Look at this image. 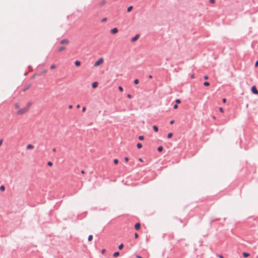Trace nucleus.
Returning <instances> with one entry per match:
<instances>
[{
    "instance_id": "f257e3e1",
    "label": "nucleus",
    "mask_w": 258,
    "mask_h": 258,
    "mask_svg": "<svg viewBox=\"0 0 258 258\" xmlns=\"http://www.w3.org/2000/svg\"><path fill=\"white\" fill-rule=\"evenodd\" d=\"M28 111L26 108L24 107L23 108H21V109L19 110L17 114L18 115H21L24 114L25 112H26Z\"/></svg>"
},
{
    "instance_id": "f03ea898",
    "label": "nucleus",
    "mask_w": 258,
    "mask_h": 258,
    "mask_svg": "<svg viewBox=\"0 0 258 258\" xmlns=\"http://www.w3.org/2000/svg\"><path fill=\"white\" fill-rule=\"evenodd\" d=\"M103 62V58L102 57H101L100 58H99L95 62V63L94 64V67H97V66H98L99 65H100L101 64H102Z\"/></svg>"
},
{
    "instance_id": "7ed1b4c3",
    "label": "nucleus",
    "mask_w": 258,
    "mask_h": 258,
    "mask_svg": "<svg viewBox=\"0 0 258 258\" xmlns=\"http://www.w3.org/2000/svg\"><path fill=\"white\" fill-rule=\"evenodd\" d=\"M251 92L255 95L258 94V90H257L256 87L255 86H253L251 88Z\"/></svg>"
},
{
    "instance_id": "20e7f679",
    "label": "nucleus",
    "mask_w": 258,
    "mask_h": 258,
    "mask_svg": "<svg viewBox=\"0 0 258 258\" xmlns=\"http://www.w3.org/2000/svg\"><path fill=\"white\" fill-rule=\"evenodd\" d=\"M139 34H137L134 37L132 38L131 41L132 42H135L136 40H137L139 39Z\"/></svg>"
},
{
    "instance_id": "39448f33",
    "label": "nucleus",
    "mask_w": 258,
    "mask_h": 258,
    "mask_svg": "<svg viewBox=\"0 0 258 258\" xmlns=\"http://www.w3.org/2000/svg\"><path fill=\"white\" fill-rule=\"evenodd\" d=\"M118 29L117 28H114L110 30V33L114 34L118 32Z\"/></svg>"
},
{
    "instance_id": "423d86ee",
    "label": "nucleus",
    "mask_w": 258,
    "mask_h": 258,
    "mask_svg": "<svg viewBox=\"0 0 258 258\" xmlns=\"http://www.w3.org/2000/svg\"><path fill=\"white\" fill-rule=\"evenodd\" d=\"M69 43V40L67 39H64L60 41V43L61 44H65Z\"/></svg>"
},
{
    "instance_id": "0eeeda50",
    "label": "nucleus",
    "mask_w": 258,
    "mask_h": 258,
    "mask_svg": "<svg viewBox=\"0 0 258 258\" xmlns=\"http://www.w3.org/2000/svg\"><path fill=\"white\" fill-rule=\"evenodd\" d=\"M141 227V224L140 223H137L135 225V228L136 230H138L140 229Z\"/></svg>"
},
{
    "instance_id": "6e6552de",
    "label": "nucleus",
    "mask_w": 258,
    "mask_h": 258,
    "mask_svg": "<svg viewBox=\"0 0 258 258\" xmlns=\"http://www.w3.org/2000/svg\"><path fill=\"white\" fill-rule=\"evenodd\" d=\"M98 82H93V83L92 84V87L93 88H94H94H96L98 86Z\"/></svg>"
},
{
    "instance_id": "1a4fd4ad",
    "label": "nucleus",
    "mask_w": 258,
    "mask_h": 258,
    "mask_svg": "<svg viewBox=\"0 0 258 258\" xmlns=\"http://www.w3.org/2000/svg\"><path fill=\"white\" fill-rule=\"evenodd\" d=\"M249 253H247V252H243L242 253V255L244 257H247L248 256H249Z\"/></svg>"
},
{
    "instance_id": "9d476101",
    "label": "nucleus",
    "mask_w": 258,
    "mask_h": 258,
    "mask_svg": "<svg viewBox=\"0 0 258 258\" xmlns=\"http://www.w3.org/2000/svg\"><path fill=\"white\" fill-rule=\"evenodd\" d=\"M75 64L76 67H79L81 65V62L79 60H76L75 61Z\"/></svg>"
},
{
    "instance_id": "9b49d317",
    "label": "nucleus",
    "mask_w": 258,
    "mask_h": 258,
    "mask_svg": "<svg viewBox=\"0 0 258 258\" xmlns=\"http://www.w3.org/2000/svg\"><path fill=\"white\" fill-rule=\"evenodd\" d=\"M106 3V1L105 0H103L100 3H99V6L100 7H102L104 5H105Z\"/></svg>"
},
{
    "instance_id": "f8f14e48",
    "label": "nucleus",
    "mask_w": 258,
    "mask_h": 258,
    "mask_svg": "<svg viewBox=\"0 0 258 258\" xmlns=\"http://www.w3.org/2000/svg\"><path fill=\"white\" fill-rule=\"evenodd\" d=\"M153 130L155 132H157L158 131V127L156 125H153Z\"/></svg>"
},
{
    "instance_id": "ddd939ff",
    "label": "nucleus",
    "mask_w": 258,
    "mask_h": 258,
    "mask_svg": "<svg viewBox=\"0 0 258 258\" xmlns=\"http://www.w3.org/2000/svg\"><path fill=\"white\" fill-rule=\"evenodd\" d=\"M31 104H32V103L31 102H29L27 103V106L26 107H25L28 110V109L29 108V107H30Z\"/></svg>"
},
{
    "instance_id": "4468645a",
    "label": "nucleus",
    "mask_w": 258,
    "mask_h": 258,
    "mask_svg": "<svg viewBox=\"0 0 258 258\" xmlns=\"http://www.w3.org/2000/svg\"><path fill=\"white\" fill-rule=\"evenodd\" d=\"M64 49H65V47L61 46L58 48V51H62L63 50H64Z\"/></svg>"
},
{
    "instance_id": "2eb2a0df",
    "label": "nucleus",
    "mask_w": 258,
    "mask_h": 258,
    "mask_svg": "<svg viewBox=\"0 0 258 258\" xmlns=\"http://www.w3.org/2000/svg\"><path fill=\"white\" fill-rule=\"evenodd\" d=\"M30 87H31V85H27V86H26L25 87H24V88L23 89V91H24V92L26 91V90H27L28 89H29Z\"/></svg>"
},
{
    "instance_id": "dca6fc26",
    "label": "nucleus",
    "mask_w": 258,
    "mask_h": 258,
    "mask_svg": "<svg viewBox=\"0 0 258 258\" xmlns=\"http://www.w3.org/2000/svg\"><path fill=\"white\" fill-rule=\"evenodd\" d=\"M34 148V146L31 144H29L27 146V149H31Z\"/></svg>"
},
{
    "instance_id": "f3484780",
    "label": "nucleus",
    "mask_w": 258,
    "mask_h": 258,
    "mask_svg": "<svg viewBox=\"0 0 258 258\" xmlns=\"http://www.w3.org/2000/svg\"><path fill=\"white\" fill-rule=\"evenodd\" d=\"M119 255V252L118 251H116V252H114V253L113 254V256L115 257L118 256Z\"/></svg>"
},
{
    "instance_id": "a211bd4d",
    "label": "nucleus",
    "mask_w": 258,
    "mask_h": 258,
    "mask_svg": "<svg viewBox=\"0 0 258 258\" xmlns=\"http://www.w3.org/2000/svg\"><path fill=\"white\" fill-rule=\"evenodd\" d=\"M163 147L160 146L159 147H158L157 148V151L159 152H161L162 150H163Z\"/></svg>"
},
{
    "instance_id": "6ab92c4d",
    "label": "nucleus",
    "mask_w": 258,
    "mask_h": 258,
    "mask_svg": "<svg viewBox=\"0 0 258 258\" xmlns=\"http://www.w3.org/2000/svg\"><path fill=\"white\" fill-rule=\"evenodd\" d=\"M137 147L138 148V149H141L142 147V145L141 143H137Z\"/></svg>"
},
{
    "instance_id": "aec40b11",
    "label": "nucleus",
    "mask_w": 258,
    "mask_h": 258,
    "mask_svg": "<svg viewBox=\"0 0 258 258\" xmlns=\"http://www.w3.org/2000/svg\"><path fill=\"white\" fill-rule=\"evenodd\" d=\"M133 6H131L128 7L127 8V12H131V11H132V10L133 9Z\"/></svg>"
},
{
    "instance_id": "412c9836",
    "label": "nucleus",
    "mask_w": 258,
    "mask_h": 258,
    "mask_svg": "<svg viewBox=\"0 0 258 258\" xmlns=\"http://www.w3.org/2000/svg\"><path fill=\"white\" fill-rule=\"evenodd\" d=\"M5 189V187L4 185H2L0 186V190L1 191H4Z\"/></svg>"
},
{
    "instance_id": "4be33fe9",
    "label": "nucleus",
    "mask_w": 258,
    "mask_h": 258,
    "mask_svg": "<svg viewBox=\"0 0 258 258\" xmlns=\"http://www.w3.org/2000/svg\"><path fill=\"white\" fill-rule=\"evenodd\" d=\"M92 239H93V236L92 235H89L88 238V241H90L92 240Z\"/></svg>"
},
{
    "instance_id": "5701e85b",
    "label": "nucleus",
    "mask_w": 258,
    "mask_h": 258,
    "mask_svg": "<svg viewBox=\"0 0 258 258\" xmlns=\"http://www.w3.org/2000/svg\"><path fill=\"white\" fill-rule=\"evenodd\" d=\"M123 244L122 243H121L118 246V249L119 250H121L123 248Z\"/></svg>"
},
{
    "instance_id": "b1692460",
    "label": "nucleus",
    "mask_w": 258,
    "mask_h": 258,
    "mask_svg": "<svg viewBox=\"0 0 258 258\" xmlns=\"http://www.w3.org/2000/svg\"><path fill=\"white\" fill-rule=\"evenodd\" d=\"M203 84L205 86H209L210 85V83L209 82H205Z\"/></svg>"
},
{
    "instance_id": "393cba45",
    "label": "nucleus",
    "mask_w": 258,
    "mask_h": 258,
    "mask_svg": "<svg viewBox=\"0 0 258 258\" xmlns=\"http://www.w3.org/2000/svg\"><path fill=\"white\" fill-rule=\"evenodd\" d=\"M173 134L172 133H169L167 135V138L169 139L172 137Z\"/></svg>"
},
{
    "instance_id": "a878e982",
    "label": "nucleus",
    "mask_w": 258,
    "mask_h": 258,
    "mask_svg": "<svg viewBox=\"0 0 258 258\" xmlns=\"http://www.w3.org/2000/svg\"><path fill=\"white\" fill-rule=\"evenodd\" d=\"M138 138H139V140L142 141V140H143L144 139V136H140Z\"/></svg>"
},
{
    "instance_id": "bb28decb",
    "label": "nucleus",
    "mask_w": 258,
    "mask_h": 258,
    "mask_svg": "<svg viewBox=\"0 0 258 258\" xmlns=\"http://www.w3.org/2000/svg\"><path fill=\"white\" fill-rule=\"evenodd\" d=\"M15 107L17 109L19 108L20 107V105L18 103H16L15 104Z\"/></svg>"
},
{
    "instance_id": "cd10ccee",
    "label": "nucleus",
    "mask_w": 258,
    "mask_h": 258,
    "mask_svg": "<svg viewBox=\"0 0 258 258\" xmlns=\"http://www.w3.org/2000/svg\"><path fill=\"white\" fill-rule=\"evenodd\" d=\"M139 82V81L138 79H136L134 80V83L135 84H138Z\"/></svg>"
},
{
    "instance_id": "c85d7f7f",
    "label": "nucleus",
    "mask_w": 258,
    "mask_h": 258,
    "mask_svg": "<svg viewBox=\"0 0 258 258\" xmlns=\"http://www.w3.org/2000/svg\"><path fill=\"white\" fill-rule=\"evenodd\" d=\"M113 163H114L115 164H117L118 163V159H114V160H113Z\"/></svg>"
},
{
    "instance_id": "c756f323",
    "label": "nucleus",
    "mask_w": 258,
    "mask_h": 258,
    "mask_svg": "<svg viewBox=\"0 0 258 258\" xmlns=\"http://www.w3.org/2000/svg\"><path fill=\"white\" fill-rule=\"evenodd\" d=\"M52 162H51V161H48L47 162V165L49 166H51L52 165Z\"/></svg>"
},
{
    "instance_id": "7c9ffc66",
    "label": "nucleus",
    "mask_w": 258,
    "mask_h": 258,
    "mask_svg": "<svg viewBox=\"0 0 258 258\" xmlns=\"http://www.w3.org/2000/svg\"><path fill=\"white\" fill-rule=\"evenodd\" d=\"M175 102H176V103H177V104H179V103H180L181 102V101H180V99H176L175 100Z\"/></svg>"
},
{
    "instance_id": "2f4dec72",
    "label": "nucleus",
    "mask_w": 258,
    "mask_h": 258,
    "mask_svg": "<svg viewBox=\"0 0 258 258\" xmlns=\"http://www.w3.org/2000/svg\"><path fill=\"white\" fill-rule=\"evenodd\" d=\"M56 68V66H55V64H52V65L50 66V68L51 69H54V68Z\"/></svg>"
},
{
    "instance_id": "473e14b6",
    "label": "nucleus",
    "mask_w": 258,
    "mask_h": 258,
    "mask_svg": "<svg viewBox=\"0 0 258 258\" xmlns=\"http://www.w3.org/2000/svg\"><path fill=\"white\" fill-rule=\"evenodd\" d=\"M118 89L120 91L122 92L123 91V88L121 86L118 87Z\"/></svg>"
},
{
    "instance_id": "72a5a7b5",
    "label": "nucleus",
    "mask_w": 258,
    "mask_h": 258,
    "mask_svg": "<svg viewBox=\"0 0 258 258\" xmlns=\"http://www.w3.org/2000/svg\"><path fill=\"white\" fill-rule=\"evenodd\" d=\"M177 108H178V105H177V104H174V105H173V108H174V109H177Z\"/></svg>"
},
{
    "instance_id": "f704fd0d",
    "label": "nucleus",
    "mask_w": 258,
    "mask_h": 258,
    "mask_svg": "<svg viewBox=\"0 0 258 258\" xmlns=\"http://www.w3.org/2000/svg\"><path fill=\"white\" fill-rule=\"evenodd\" d=\"M219 111L221 112H224V109L222 107H220L219 108Z\"/></svg>"
},
{
    "instance_id": "c9c22d12",
    "label": "nucleus",
    "mask_w": 258,
    "mask_h": 258,
    "mask_svg": "<svg viewBox=\"0 0 258 258\" xmlns=\"http://www.w3.org/2000/svg\"><path fill=\"white\" fill-rule=\"evenodd\" d=\"M106 20H107V18H104L103 19H102L101 22H105Z\"/></svg>"
},
{
    "instance_id": "e433bc0d",
    "label": "nucleus",
    "mask_w": 258,
    "mask_h": 258,
    "mask_svg": "<svg viewBox=\"0 0 258 258\" xmlns=\"http://www.w3.org/2000/svg\"><path fill=\"white\" fill-rule=\"evenodd\" d=\"M127 97L128 98H131L132 95L130 94H127Z\"/></svg>"
},
{
    "instance_id": "4c0bfd02",
    "label": "nucleus",
    "mask_w": 258,
    "mask_h": 258,
    "mask_svg": "<svg viewBox=\"0 0 258 258\" xmlns=\"http://www.w3.org/2000/svg\"><path fill=\"white\" fill-rule=\"evenodd\" d=\"M226 100H226V98H223V99H222V102H223V103H226Z\"/></svg>"
},
{
    "instance_id": "58836bf2",
    "label": "nucleus",
    "mask_w": 258,
    "mask_h": 258,
    "mask_svg": "<svg viewBox=\"0 0 258 258\" xmlns=\"http://www.w3.org/2000/svg\"><path fill=\"white\" fill-rule=\"evenodd\" d=\"M138 237V234L137 233H135V238H137Z\"/></svg>"
},
{
    "instance_id": "ea45409f",
    "label": "nucleus",
    "mask_w": 258,
    "mask_h": 258,
    "mask_svg": "<svg viewBox=\"0 0 258 258\" xmlns=\"http://www.w3.org/2000/svg\"><path fill=\"white\" fill-rule=\"evenodd\" d=\"M215 0H210V1H209V2H210V3H211V4H213V3H215Z\"/></svg>"
},
{
    "instance_id": "a19ab883",
    "label": "nucleus",
    "mask_w": 258,
    "mask_h": 258,
    "mask_svg": "<svg viewBox=\"0 0 258 258\" xmlns=\"http://www.w3.org/2000/svg\"><path fill=\"white\" fill-rule=\"evenodd\" d=\"M255 67H257L258 66V60H257L255 62Z\"/></svg>"
},
{
    "instance_id": "79ce46f5",
    "label": "nucleus",
    "mask_w": 258,
    "mask_h": 258,
    "mask_svg": "<svg viewBox=\"0 0 258 258\" xmlns=\"http://www.w3.org/2000/svg\"><path fill=\"white\" fill-rule=\"evenodd\" d=\"M195 75H194V74H191V75H190V78H191V79H194V78H195Z\"/></svg>"
},
{
    "instance_id": "37998d69",
    "label": "nucleus",
    "mask_w": 258,
    "mask_h": 258,
    "mask_svg": "<svg viewBox=\"0 0 258 258\" xmlns=\"http://www.w3.org/2000/svg\"><path fill=\"white\" fill-rule=\"evenodd\" d=\"M47 73V71L46 70H43L42 72V74H45Z\"/></svg>"
},
{
    "instance_id": "c03bdc74",
    "label": "nucleus",
    "mask_w": 258,
    "mask_h": 258,
    "mask_svg": "<svg viewBox=\"0 0 258 258\" xmlns=\"http://www.w3.org/2000/svg\"><path fill=\"white\" fill-rule=\"evenodd\" d=\"M174 122V120H171L170 121V124H173Z\"/></svg>"
},
{
    "instance_id": "a18cd8bd",
    "label": "nucleus",
    "mask_w": 258,
    "mask_h": 258,
    "mask_svg": "<svg viewBox=\"0 0 258 258\" xmlns=\"http://www.w3.org/2000/svg\"><path fill=\"white\" fill-rule=\"evenodd\" d=\"M124 160L125 162H127L128 161V158L126 157L124 158Z\"/></svg>"
},
{
    "instance_id": "49530a36",
    "label": "nucleus",
    "mask_w": 258,
    "mask_h": 258,
    "mask_svg": "<svg viewBox=\"0 0 258 258\" xmlns=\"http://www.w3.org/2000/svg\"><path fill=\"white\" fill-rule=\"evenodd\" d=\"M86 110V107H83V108H82V111L83 112H85Z\"/></svg>"
},
{
    "instance_id": "de8ad7c7",
    "label": "nucleus",
    "mask_w": 258,
    "mask_h": 258,
    "mask_svg": "<svg viewBox=\"0 0 258 258\" xmlns=\"http://www.w3.org/2000/svg\"><path fill=\"white\" fill-rule=\"evenodd\" d=\"M28 68H29V69L30 71L32 70V66H29Z\"/></svg>"
},
{
    "instance_id": "09e8293b",
    "label": "nucleus",
    "mask_w": 258,
    "mask_h": 258,
    "mask_svg": "<svg viewBox=\"0 0 258 258\" xmlns=\"http://www.w3.org/2000/svg\"><path fill=\"white\" fill-rule=\"evenodd\" d=\"M204 78L205 80H207L208 79V76H205Z\"/></svg>"
},
{
    "instance_id": "8fccbe9b",
    "label": "nucleus",
    "mask_w": 258,
    "mask_h": 258,
    "mask_svg": "<svg viewBox=\"0 0 258 258\" xmlns=\"http://www.w3.org/2000/svg\"><path fill=\"white\" fill-rule=\"evenodd\" d=\"M105 249H103L101 250V253H104L105 252Z\"/></svg>"
},
{
    "instance_id": "3c124183",
    "label": "nucleus",
    "mask_w": 258,
    "mask_h": 258,
    "mask_svg": "<svg viewBox=\"0 0 258 258\" xmlns=\"http://www.w3.org/2000/svg\"><path fill=\"white\" fill-rule=\"evenodd\" d=\"M218 257H219V258H224V257L222 255H218Z\"/></svg>"
},
{
    "instance_id": "603ef678",
    "label": "nucleus",
    "mask_w": 258,
    "mask_h": 258,
    "mask_svg": "<svg viewBox=\"0 0 258 258\" xmlns=\"http://www.w3.org/2000/svg\"><path fill=\"white\" fill-rule=\"evenodd\" d=\"M152 78H153V76L152 75H150L149 76V78L152 79Z\"/></svg>"
},
{
    "instance_id": "864d4df0",
    "label": "nucleus",
    "mask_w": 258,
    "mask_h": 258,
    "mask_svg": "<svg viewBox=\"0 0 258 258\" xmlns=\"http://www.w3.org/2000/svg\"><path fill=\"white\" fill-rule=\"evenodd\" d=\"M217 220H218V219H215L212 220V222H213L214 221H217Z\"/></svg>"
},
{
    "instance_id": "5fc2aeb1",
    "label": "nucleus",
    "mask_w": 258,
    "mask_h": 258,
    "mask_svg": "<svg viewBox=\"0 0 258 258\" xmlns=\"http://www.w3.org/2000/svg\"><path fill=\"white\" fill-rule=\"evenodd\" d=\"M137 258H143L142 256H141L140 255H137Z\"/></svg>"
},
{
    "instance_id": "6e6d98bb",
    "label": "nucleus",
    "mask_w": 258,
    "mask_h": 258,
    "mask_svg": "<svg viewBox=\"0 0 258 258\" xmlns=\"http://www.w3.org/2000/svg\"><path fill=\"white\" fill-rule=\"evenodd\" d=\"M72 107H73V106L72 105H70L69 106V108H70V109L72 108Z\"/></svg>"
},
{
    "instance_id": "4d7b16f0",
    "label": "nucleus",
    "mask_w": 258,
    "mask_h": 258,
    "mask_svg": "<svg viewBox=\"0 0 258 258\" xmlns=\"http://www.w3.org/2000/svg\"><path fill=\"white\" fill-rule=\"evenodd\" d=\"M52 151L53 152H55L56 151V149L55 148H53Z\"/></svg>"
},
{
    "instance_id": "13d9d810",
    "label": "nucleus",
    "mask_w": 258,
    "mask_h": 258,
    "mask_svg": "<svg viewBox=\"0 0 258 258\" xmlns=\"http://www.w3.org/2000/svg\"><path fill=\"white\" fill-rule=\"evenodd\" d=\"M80 105L79 104H78V105H77V108H80Z\"/></svg>"
},
{
    "instance_id": "bf43d9fd",
    "label": "nucleus",
    "mask_w": 258,
    "mask_h": 258,
    "mask_svg": "<svg viewBox=\"0 0 258 258\" xmlns=\"http://www.w3.org/2000/svg\"><path fill=\"white\" fill-rule=\"evenodd\" d=\"M27 74H28V72H25V73H24V75H25V76L27 75Z\"/></svg>"
},
{
    "instance_id": "052dcab7",
    "label": "nucleus",
    "mask_w": 258,
    "mask_h": 258,
    "mask_svg": "<svg viewBox=\"0 0 258 258\" xmlns=\"http://www.w3.org/2000/svg\"><path fill=\"white\" fill-rule=\"evenodd\" d=\"M81 173L82 174H84V170H81Z\"/></svg>"
},
{
    "instance_id": "680f3d73",
    "label": "nucleus",
    "mask_w": 258,
    "mask_h": 258,
    "mask_svg": "<svg viewBox=\"0 0 258 258\" xmlns=\"http://www.w3.org/2000/svg\"><path fill=\"white\" fill-rule=\"evenodd\" d=\"M139 160H140V161H142V159H141V158H140V159H139Z\"/></svg>"
}]
</instances>
